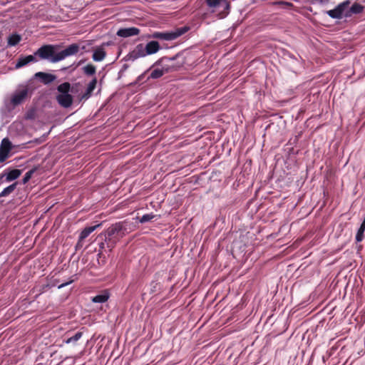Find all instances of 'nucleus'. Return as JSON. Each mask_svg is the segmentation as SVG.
<instances>
[{"label": "nucleus", "instance_id": "f257e3e1", "mask_svg": "<svg viewBox=\"0 0 365 365\" xmlns=\"http://www.w3.org/2000/svg\"><path fill=\"white\" fill-rule=\"evenodd\" d=\"M58 46L46 44L41 46L35 53L34 56L42 60H49L52 63H56L64 58L73 56L79 51V46L76 43L69 45L64 50L56 52Z\"/></svg>", "mask_w": 365, "mask_h": 365}, {"label": "nucleus", "instance_id": "f03ea898", "mask_svg": "<svg viewBox=\"0 0 365 365\" xmlns=\"http://www.w3.org/2000/svg\"><path fill=\"white\" fill-rule=\"evenodd\" d=\"M189 29V26H185L180 28H177L174 31L170 32H155L153 36L156 38L172 41L183 35L187 32Z\"/></svg>", "mask_w": 365, "mask_h": 365}, {"label": "nucleus", "instance_id": "7ed1b4c3", "mask_svg": "<svg viewBox=\"0 0 365 365\" xmlns=\"http://www.w3.org/2000/svg\"><path fill=\"white\" fill-rule=\"evenodd\" d=\"M105 233L118 242L126 235L127 229L124 223L120 222L110 226Z\"/></svg>", "mask_w": 365, "mask_h": 365}, {"label": "nucleus", "instance_id": "20e7f679", "mask_svg": "<svg viewBox=\"0 0 365 365\" xmlns=\"http://www.w3.org/2000/svg\"><path fill=\"white\" fill-rule=\"evenodd\" d=\"M349 1L339 4L335 9L329 10L327 14L332 19H341L344 16L346 9L349 6Z\"/></svg>", "mask_w": 365, "mask_h": 365}, {"label": "nucleus", "instance_id": "39448f33", "mask_svg": "<svg viewBox=\"0 0 365 365\" xmlns=\"http://www.w3.org/2000/svg\"><path fill=\"white\" fill-rule=\"evenodd\" d=\"M103 242H101L99 244V254H102L103 252H111L112 250L115 247L118 243L117 241L108 237V235L104 233Z\"/></svg>", "mask_w": 365, "mask_h": 365}, {"label": "nucleus", "instance_id": "423d86ee", "mask_svg": "<svg viewBox=\"0 0 365 365\" xmlns=\"http://www.w3.org/2000/svg\"><path fill=\"white\" fill-rule=\"evenodd\" d=\"M12 149V144L9 138H4L0 144V163H4L9 157Z\"/></svg>", "mask_w": 365, "mask_h": 365}, {"label": "nucleus", "instance_id": "0eeeda50", "mask_svg": "<svg viewBox=\"0 0 365 365\" xmlns=\"http://www.w3.org/2000/svg\"><path fill=\"white\" fill-rule=\"evenodd\" d=\"M145 51V49L144 45L143 43H139L127 55V58L128 61H134L139 58L147 56V53Z\"/></svg>", "mask_w": 365, "mask_h": 365}, {"label": "nucleus", "instance_id": "6e6552de", "mask_svg": "<svg viewBox=\"0 0 365 365\" xmlns=\"http://www.w3.org/2000/svg\"><path fill=\"white\" fill-rule=\"evenodd\" d=\"M140 34V29L136 27L123 28L120 29L117 31V36L123 38H127L138 35Z\"/></svg>", "mask_w": 365, "mask_h": 365}, {"label": "nucleus", "instance_id": "1a4fd4ad", "mask_svg": "<svg viewBox=\"0 0 365 365\" xmlns=\"http://www.w3.org/2000/svg\"><path fill=\"white\" fill-rule=\"evenodd\" d=\"M56 100L60 106H61L63 108H69L73 101V96L68 93V94H58L56 96Z\"/></svg>", "mask_w": 365, "mask_h": 365}, {"label": "nucleus", "instance_id": "9d476101", "mask_svg": "<svg viewBox=\"0 0 365 365\" xmlns=\"http://www.w3.org/2000/svg\"><path fill=\"white\" fill-rule=\"evenodd\" d=\"M175 70L173 66H168L163 68H156L152 71L150 75V78L157 79L163 76L165 73Z\"/></svg>", "mask_w": 365, "mask_h": 365}, {"label": "nucleus", "instance_id": "9b49d317", "mask_svg": "<svg viewBox=\"0 0 365 365\" xmlns=\"http://www.w3.org/2000/svg\"><path fill=\"white\" fill-rule=\"evenodd\" d=\"M100 225L85 227L81 232L76 247L82 246V242L92 233Z\"/></svg>", "mask_w": 365, "mask_h": 365}, {"label": "nucleus", "instance_id": "f8f14e48", "mask_svg": "<svg viewBox=\"0 0 365 365\" xmlns=\"http://www.w3.org/2000/svg\"><path fill=\"white\" fill-rule=\"evenodd\" d=\"M363 10H364L363 6H361V4H359L358 3H354L351 6H350V7H349V6H348V8L346 9V12L344 14V16L349 17L354 14H360L363 11Z\"/></svg>", "mask_w": 365, "mask_h": 365}, {"label": "nucleus", "instance_id": "ddd939ff", "mask_svg": "<svg viewBox=\"0 0 365 365\" xmlns=\"http://www.w3.org/2000/svg\"><path fill=\"white\" fill-rule=\"evenodd\" d=\"M147 55L156 53L160 50V44L156 41H151L144 46Z\"/></svg>", "mask_w": 365, "mask_h": 365}, {"label": "nucleus", "instance_id": "4468645a", "mask_svg": "<svg viewBox=\"0 0 365 365\" xmlns=\"http://www.w3.org/2000/svg\"><path fill=\"white\" fill-rule=\"evenodd\" d=\"M35 56H36L29 55L26 56L20 57L18 59V61L16 64V68H19L23 66H25L31 62H36L37 60Z\"/></svg>", "mask_w": 365, "mask_h": 365}, {"label": "nucleus", "instance_id": "2eb2a0df", "mask_svg": "<svg viewBox=\"0 0 365 365\" xmlns=\"http://www.w3.org/2000/svg\"><path fill=\"white\" fill-rule=\"evenodd\" d=\"M35 76L41 80L44 84H48L53 82L56 79V76L44 72H38L35 74Z\"/></svg>", "mask_w": 365, "mask_h": 365}, {"label": "nucleus", "instance_id": "dca6fc26", "mask_svg": "<svg viewBox=\"0 0 365 365\" xmlns=\"http://www.w3.org/2000/svg\"><path fill=\"white\" fill-rule=\"evenodd\" d=\"M28 91L26 89L21 90V91L15 93L12 98H11V103L14 105H19L23 102V101L26 98L27 96Z\"/></svg>", "mask_w": 365, "mask_h": 365}, {"label": "nucleus", "instance_id": "f3484780", "mask_svg": "<svg viewBox=\"0 0 365 365\" xmlns=\"http://www.w3.org/2000/svg\"><path fill=\"white\" fill-rule=\"evenodd\" d=\"M97 84V79L94 78L88 85L85 93L82 96V98L88 99L91 96L93 91L95 90Z\"/></svg>", "mask_w": 365, "mask_h": 365}, {"label": "nucleus", "instance_id": "a211bd4d", "mask_svg": "<svg viewBox=\"0 0 365 365\" xmlns=\"http://www.w3.org/2000/svg\"><path fill=\"white\" fill-rule=\"evenodd\" d=\"M6 177V182H11L17 179L21 174V170L19 169H13L7 173H4Z\"/></svg>", "mask_w": 365, "mask_h": 365}, {"label": "nucleus", "instance_id": "6ab92c4d", "mask_svg": "<svg viewBox=\"0 0 365 365\" xmlns=\"http://www.w3.org/2000/svg\"><path fill=\"white\" fill-rule=\"evenodd\" d=\"M106 56V53L102 48H96L92 56L93 61H103Z\"/></svg>", "mask_w": 365, "mask_h": 365}, {"label": "nucleus", "instance_id": "aec40b11", "mask_svg": "<svg viewBox=\"0 0 365 365\" xmlns=\"http://www.w3.org/2000/svg\"><path fill=\"white\" fill-rule=\"evenodd\" d=\"M18 185V182H15L14 183L10 185L9 186L4 188L1 192H0V198L7 197L9 195H11L16 188V186Z\"/></svg>", "mask_w": 365, "mask_h": 365}, {"label": "nucleus", "instance_id": "412c9836", "mask_svg": "<svg viewBox=\"0 0 365 365\" xmlns=\"http://www.w3.org/2000/svg\"><path fill=\"white\" fill-rule=\"evenodd\" d=\"M21 40V36L17 34H13L8 38V45L10 46H14L17 45Z\"/></svg>", "mask_w": 365, "mask_h": 365}, {"label": "nucleus", "instance_id": "4be33fe9", "mask_svg": "<svg viewBox=\"0 0 365 365\" xmlns=\"http://www.w3.org/2000/svg\"><path fill=\"white\" fill-rule=\"evenodd\" d=\"M83 336L82 331H77L73 336L68 337L65 342L66 344H75Z\"/></svg>", "mask_w": 365, "mask_h": 365}, {"label": "nucleus", "instance_id": "5701e85b", "mask_svg": "<svg viewBox=\"0 0 365 365\" xmlns=\"http://www.w3.org/2000/svg\"><path fill=\"white\" fill-rule=\"evenodd\" d=\"M71 89V84L68 82H65L57 87V91L61 93L60 94H68Z\"/></svg>", "mask_w": 365, "mask_h": 365}, {"label": "nucleus", "instance_id": "b1692460", "mask_svg": "<svg viewBox=\"0 0 365 365\" xmlns=\"http://www.w3.org/2000/svg\"><path fill=\"white\" fill-rule=\"evenodd\" d=\"M85 74L88 76H93L96 73V68L94 65L89 63L83 68Z\"/></svg>", "mask_w": 365, "mask_h": 365}, {"label": "nucleus", "instance_id": "393cba45", "mask_svg": "<svg viewBox=\"0 0 365 365\" xmlns=\"http://www.w3.org/2000/svg\"><path fill=\"white\" fill-rule=\"evenodd\" d=\"M108 294H98L92 299V302L94 303H103L108 299Z\"/></svg>", "mask_w": 365, "mask_h": 365}, {"label": "nucleus", "instance_id": "a878e982", "mask_svg": "<svg viewBox=\"0 0 365 365\" xmlns=\"http://www.w3.org/2000/svg\"><path fill=\"white\" fill-rule=\"evenodd\" d=\"M36 168H33L30 170H29L26 174L24 175L23 179H22V183L26 184L27 183L30 179L31 178L33 174L35 173Z\"/></svg>", "mask_w": 365, "mask_h": 365}, {"label": "nucleus", "instance_id": "bb28decb", "mask_svg": "<svg viewBox=\"0 0 365 365\" xmlns=\"http://www.w3.org/2000/svg\"><path fill=\"white\" fill-rule=\"evenodd\" d=\"M154 217L155 215H153V213L145 214L141 217V218L139 220V222L140 223H145L152 220Z\"/></svg>", "mask_w": 365, "mask_h": 365}, {"label": "nucleus", "instance_id": "cd10ccee", "mask_svg": "<svg viewBox=\"0 0 365 365\" xmlns=\"http://www.w3.org/2000/svg\"><path fill=\"white\" fill-rule=\"evenodd\" d=\"M364 230L363 228H361L359 227L357 232H356V241L357 242H361L364 238Z\"/></svg>", "mask_w": 365, "mask_h": 365}, {"label": "nucleus", "instance_id": "c85d7f7f", "mask_svg": "<svg viewBox=\"0 0 365 365\" xmlns=\"http://www.w3.org/2000/svg\"><path fill=\"white\" fill-rule=\"evenodd\" d=\"M274 5H279V6H284V8H290V7H292L293 6V4L290 2H287V1H275L273 3Z\"/></svg>", "mask_w": 365, "mask_h": 365}, {"label": "nucleus", "instance_id": "c756f323", "mask_svg": "<svg viewBox=\"0 0 365 365\" xmlns=\"http://www.w3.org/2000/svg\"><path fill=\"white\" fill-rule=\"evenodd\" d=\"M52 286H54V285L53 284L50 285L49 284H46L43 285L41 287V288L40 289V290H39L40 293H43V292H46V290L47 289L50 288Z\"/></svg>", "mask_w": 365, "mask_h": 365}, {"label": "nucleus", "instance_id": "7c9ffc66", "mask_svg": "<svg viewBox=\"0 0 365 365\" xmlns=\"http://www.w3.org/2000/svg\"><path fill=\"white\" fill-rule=\"evenodd\" d=\"M73 282H74V279H71L69 282H65V283H63V284H61L58 285V287L59 289H60V288H62V287H66V286H67V285L70 284H71V283H72Z\"/></svg>", "mask_w": 365, "mask_h": 365}, {"label": "nucleus", "instance_id": "2f4dec72", "mask_svg": "<svg viewBox=\"0 0 365 365\" xmlns=\"http://www.w3.org/2000/svg\"><path fill=\"white\" fill-rule=\"evenodd\" d=\"M4 174H0V185L2 183V180L4 178Z\"/></svg>", "mask_w": 365, "mask_h": 365}, {"label": "nucleus", "instance_id": "473e14b6", "mask_svg": "<svg viewBox=\"0 0 365 365\" xmlns=\"http://www.w3.org/2000/svg\"><path fill=\"white\" fill-rule=\"evenodd\" d=\"M165 59V58H160V60H158L157 62H156V64H160L161 63L163 60Z\"/></svg>", "mask_w": 365, "mask_h": 365}, {"label": "nucleus", "instance_id": "72a5a7b5", "mask_svg": "<svg viewBox=\"0 0 365 365\" xmlns=\"http://www.w3.org/2000/svg\"><path fill=\"white\" fill-rule=\"evenodd\" d=\"M361 228H363L365 230V222H362V223L360 225Z\"/></svg>", "mask_w": 365, "mask_h": 365}, {"label": "nucleus", "instance_id": "f704fd0d", "mask_svg": "<svg viewBox=\"0 0 365 365\" xmlns=\"http://www.w3.org/2000/svg\"><path fill=\"white\" fill-rule=\"evenodd\" d=\"M313 1L322 2V1H323V0H313Z\"/></svg>", "mask_w": 365, "mask_h": 365}]
</instances>
